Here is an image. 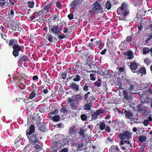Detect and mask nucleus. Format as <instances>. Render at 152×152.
I'll use <instances>...</instances> for the list:
<instances>
[{
  "label": "nucleus",
  "instance_id": "nucleus-11",
  "mask_svg": "<svg viewBox=\"0 0 152 152\" xmlns=\"http://www.w3.org/2000/svg\"><path fill=\"white\" fill-rule=\"evenodd\" d=\"M72 99H74L77 102H80L83 100V96L80 94H78L72 96Z\"/></svg>",
  "mask_w": 152,
  "mask_h": 152
},
{
  "label": "nucleus",
  "instance_id": "nucleus-1",
  "mask_svg": "<svg viewBox=\"0 0 152 152\" xmlns=\"http://www.w3.org/2000/svg\"><path fill=\"white\" fill-rule=\"evenodd\" d=\"M35 127L33 125H31L29 129H27L26 134L28 139L30 142L33 145L36 143H38V139L37 138V135L35 133Z\"/></svg>",
  "mask_w": 152,
  "mask_h": 152
},
{
  "label": "nucleus",
  "instance_id": "nucleus-8",
  "mask_svg": "<svg viewBox=\"0 0 152 152\" xmlns=\"http://www.w3.org/2000/svg\"><path fill=\"white\" fill-rule=\"evenodd\" d=\"M49 28L51 32L56 35H59L62 31V28L58 24L52 25Z\"/></svg>",
  "mask_w": 152,
  "mask_h": 152
},
{
  "label": "nucleus",
  "instance_id": "nucleus-25",
  "mask_svg": "<svg viewBox=\"0 0 152 152\" xmlns=\"http://www.w3.org/2000/svg\"><path fill=\"white\" fill-rule=\"evenodd\" d=\"M13 50L16 51H19L21 50V47L17 44H15L13 46Z\"/></svg>",
  "mask_w": 152,
  "mask_h": 152
},
{
  "label": "nucleus",
  "instance_id": "nucleus-32",
  "mask_svg": "<svg viewBox=\"0 0 152 152\" xmlns=\"http://www.w3.org/2000/svg\"><path fill=\"white\" fill-rule=\"evenodd\" d=\"M28 6L30 8H33L34 6V3L33 1H29L27 2Z\"/></svg>",
  "mask_w": 152,
  "mask_h": 152
},
{
  "label": "nucleus",
  "instance_id": "nucleus-13",
  "mask_svg": "<svg viewBox=\"0 0 152 152\" xmlns=\"http://www.w3.org/2000/svg\"><path fill=\"white\" fill-rule=\"evenodd\" d=\"M46 37L48 41L50 42H53L57 40V39L50 34H47Z\"/></svg>",
  "mask_w": 152,
  "mask_h": 152
},
{
  "label": "nucleus",
  "instance_id": "nucleus-27",
  "mask_svg": "<svg viewBox=\"0 0 152 152\" xmlns=\"http://www.w3.org/2000/svg\"><path fill=\"white\" fill-rule=\"evenodd\" d=\"M14 15V12L13 9H11L8 13V18L10 19H12L13 18Z\"/></svg>",
  "mask_w": 152,
  "mask_h": 152
},
{
  "label": "nucleus",
  "instance_id": "nucleus-6",
  "mask_svg": "<svg viewBox=\"0 0 152 152\" xmlns=\"http://www.w3.org/2000/svg\"><path fill=\"white\" fill-rule=\"evenodd\" d=\"M82 3V1L81 0H74L70 4V6L71 7L70 10H72L74 12L76 11L77 7L80 5Z\"/></svg>",
  "mask_w": 152,
  "mask_h": 152
},
{
  "label": "nucleus",
  "instance_id": "nucleus-4",
  "mask_svg": "<svg viewBox=\"0 0 152 152\" xmlns=\"http://www.w3.org/2000/svg\"><path fill=\"white\" fill-rule=\"evenodd\" d=\"M77 131V129L75 126L74 125L71 126L70 127L68 138H69L70 141H72V143H74L77 139L75 138L76 132Z\"/></svg>",
  "mask_w": 152,
  "mask_h": 152
},
{
  "label": "nucleus",
  "instance_id": "nucleus-54",
  "mask_svg": "<svg viewBox=\"0 0 152 152\" xmlns=\"http://www.w3.org/2000/svg\"><path fill=\"white\" fill-rule=\"evenodd\" d=\"M95 75L94 74L91 73L90 75V76L91 77V80L93 81H94L95 80V78L94 76Z\"/></svg>",
  "mask_w": 152,
  "mask_h": 152
},
{
  "label": "nucleus",
  "instance_id": "nucleus-38",
  "mask_svg": "<svg viewBox=\"0 0 152 152\" xmlns=\"http://www.w3.org/2000/svg\"><path fill=\"white\" fill-rule=\"evenodd\" d=\"M124 99H128L129 98L128 96V94L126 91L124 90L123 91Z\"/></svg>",
  "mask_w": 152,
  "mask_h": 152
},
{
  "label": "nucleus",
  "instance_id": "nucleus-64",
  "mask_svg": "<svg viewBox=\"0 0 152 152\" xmlns=\"http://www.w3.org/2000/svg\"><path fill=\"white\" fill-rule=\"evenodd\" d=\"M57 126L59 128H63L64 127V125L61 123H59L57 125Z\"/></svg>",
  "mask_w": 152,
  "mask_h": 152
},
{
  "label": "nucleus",
  "instance_id": "nucleus-60",
  "mask_svg": "<svg viewBox=\"0 0 152 152\" xmlns=\"http://www.w3.org/2000/svg\"><path fill=\"white\" fill-rule=\"evenodd\" d=\"M132 39V38L131 36H128L126 38V41L127 42H130Z\"/></svg>",
  "mask_w": 152,
  "mask_h": 152
},
{
  "label": "nucleus",
  "instance_id": "nucleus-47",
  "mask_svg": "<svg viewBox=\"0 0 152 152\" xmlns=\"http://www.w3.org/2000/svg\"><path fill=\"white\" fill-rule=\"evenodd\" d=\"M22 141V139L19 137L15 140V143H21V142Z\"/></svg>",
  "mask_w": 152,
  "mask_h": 152
},
{
  "label": "nucleus",
  "instance_id": "nucleus-44",
  "mask_svg": "<svg viewBox=\"0 0 152 152\" xmlns=\"http://www.w3.org/2000/svg\"><path fill=\"white\" fill-rule=\"evenodd\" d=\"M105 127V124L104 122L101 123L99 125V128L101 130H103L104 129Z\"/></svg>",
  "mask_w": 152,
  "mask_h": 152
},
{
  "label": "nucleus",
  "instance_id": "nucleus-5",
  "mask_svg": "<svg viewBox=\"0 0 152 152\" xmlns=\"http://www.w3.org/2000/svg\"><path fill=\"white\" fill-rule=\"evenodd\" d=\"M119 138H122L124 139L125 143L127 142L129 144L130 143V139L132 137L131 133L127 130H125L124 133L120 134L119 135Z\"/></svg>",
  "mask_w": 152,
  "mask_h": 152
},
{
  "label": "nucleus",
  "instance_id": "nucleus-57",
  "mask_svg": "<svg viewBox=\"0 0 152 152\" xmlns=\"http://www.w3.org/2000/svg\"><path fill=\"white\" fill-rule=\"evenodd\" d=\"M58 35V38L60 39H62L65 38V36L64 35V34H63L62 35H60V34Z\"/></svg>",
  "mask_w": 152,
  "mask_h": 152
},
{
  "label": "nucleus",
  "instance_id": "nucleus-48",
  "mask_svg": "<svg viewBox=\"0 0 152 152\" xmlns=\"http://www.w3.org/2000/svg\"><path fill=\"white\" fill-rule=\"evenodd\" d=\"M12 54L16 58L19 55V52L18 51L13 50L12 52Z\"/></svg>",
  "mask_w": 152,
  "mask_h": 152
},
{
  "label": "nucleus",
  "instance_id": "nucleus-9",
  "mask_svg": "<svg viewBox=\"0 0 152 152\" xmlns=\"http://www.w3.org/2000/svg\"><path fill=\"white\" fill-rule=\"evenodd\" d=\"M67 101V103L71 105V107L72 109L75 110L77 109V105L76 103H75L74 100L71 98H69Z\"/></svg>",
  "mask_w": 152,
  "mask_h": 152
},
{
  "label": "nucleus",
  "instance_id": "nucleus-58",
  "mask_svg": "<svg viewBox=\"0 0 152 152\" xmlns=\"http://www.w3.org/2000/svg\"><path fill=\"white\" fill-rule=\"evenodd\" d=\"M145 147L144 146H141L139 149V152H145L144 151Z\"/></svg>",
  "mask_w": 152,
  "mask_h": 152
},
{
  "label": "nucleus",
  "instance_id": "nucleus-23",
  "mask_svg": "<svg viewBox=\"0 0 152 152\" xmlns=\"http://www.w3.org/2000/svg\"><path fill=\"white\" fill-rule=\"evenodd\" d=\"M96 43L98 46L99 49H102L104 46V43L102 42V41L101 40L97 41L96 42Z\"/></svg>",
  "mask_w": 152,
  "mask_h": 152
},
{
  "label": "nucleus",
  "instance_id": "nucleus-59",
  "mask_svg": "<svg viewBox=\"0 0 152 152\" xmlns=\"http://www.w3.org/2000/svg\"><path fill=\"white\" fill-rule=\"evenodd\" d=\"M56 7L57 8H59L61 7L62 4L59 1L56 3Z\"/></svg>",
  "mask_w": 152,
  "mask_h": 152
},
{
  "label": "nucleus",
  "instance_id": "nucleus-56",
  "mask_svg": "<svg viewBox=\"0 0 152 152\" xmlns=\"http://www.w3.org/2000/svg\"><path fill=\"white\" fill-rule=\"evenodd\" d=\"M83 89L84 91H87L88 90V87L87 85H84L83 86Z\"/></svg>",
  "mask_w": 152,
  "mask_h": 152
},
{
  "label": "nucleus",
  "instance_id": "nucleus-61",
  "mask_svg": "<svg viewBox=\"0 0 152 152\" xmlns=\"http://www.w3.org/2000/svg\"><path fill=\"white\" fill-rule=\"evenodd\" d=\"M143 123L145 126H147L149 124V121L147 119L145 120L144 121Z\"/></svg>",
  "mask_w": 152,
  "mask_h": 152
},
{
  "label": "nucleus",
  "instance_id": "nucleus-42",
  "mask_svg": "<svg viewBox=\"0 0 152 152\" xmlns=\"http://www.w3.org/2000/svg\"><path fill=\"white\" fill-rule=\"evenodd\" d=\"M139 72L141 74H145L146 73V69L144 67L141 68L139 69Z\"/></svg>",
  "mask_w": 152,
  "mask_h": 152
},
{
  "label": "nucleus",
  "instance_id": "nucleus-31",
  "mask_svg": "<svg viewBox=\"0 0 152 152\" xmlns=\"http://www.w3.org/2000/svg\"><path fill=\"white\" fill-rule=\"evenodd\" d=\"M150 52V49L147 47H144L142 50L143 54L145 55L147 53H149Z\"/></svg>",
  "mask_w": 152,
  "mask_h": 152
},
{
  "label": "nucleus",
  "instance_id": "nucleus-30",
  "mask_svg": "<svg viewBox=\"0 0 152 152\" xmlns=\"http://www.w3.org/2000/svg\"><path fill=\"white\" fill-rule=\"evenodd\" d=\"M60 113L63 115L66 114L68 113L66 107H63L61 108Z\"/></svg>",
  "mask_w": 152,
  "mask_h": 152
},
{
  "label": "nucleus",
  "instance_id": "nucleus-43",
  "mask_svg": "<svg viewBox=\"0 0 152 152\" xmlns=\"http://www.w3.org/2000/svg\"><path fill=\"white\" fill-rule=\"evenodd\" d=\"M95 99L93 96H89L88 98V102L93 103V102L95 100Z\"/></svg>",
  "mask_w": 152,
  "mask_h": 152
},
{
  "label": "nucleus",
  "instance_id": "nucleus-17",
  "mask_svg": "<svg viewBox=\"0 0 152 152\" xmlns=\"http://www.w3.org/2000/svg\"><path fill=\"white\" fill-rule=\"evenodd\" d=\"M51 3L45 5L42 10L44 11V13L47 14L49 11V10L51 8Z\"/></svg>",
  "mask_w": 152,
  "mask_h": 152
},
{
  "label": "nucleus",
  "instance_id": "nucleus-12",
  "mask_svg": "<svg viewBox=\"0 0 152 152\" xmlns=\"http://www.w3.org/2000/svg\"><path fill=\"white\" fill-rule=\"evenodd\" d=\"M70 87L72 90L76 91L79 90V86L75 83L72 82L70 85Z\"/></svg>",
  "mask_w": 152,
  "mask_h": 152
},
{
  "label": "nucleus",
  "instance_id": "nucleus-53",
  "mask_svg": "<svg viewBox=\"0 0 152 152\" xmlns=\"http://www.w3.org/2000/svg\"><path fill=\"white\" fill-rule=\"evenodd\" d=\"M124 44V43L123 42H122L121 44L119 45V46L120 50L122 51L124 50V48L123 46Z\"/></svg>",
  "mask_w": 152,
  "mask_h": 152
},
{
  "label": "nucleus",
  "instance_id": "nucleus-28",
  "mask_svg": "<svg viewBox=\"0 0 152 152\" xmlns=\"http://www.w3.org/2000/svg\"><path fill=\"white\" fill-rule=\"evenodd\" d=\"M111 2L110 1H107L105 4V8L107 9V10H110L111 8Z\"/></svg>",
  "mask_w": 152,
  "mask_h": 152
},
{
  "label": "nucleus",
  "instance_id": "nucleus-40",
  "mask_svg": "<svg viewBox=\"0 0 152 152\" xmlns=\"http://www.w3.org/2000/svg\"><path fill=\"white\" fill-rule=\"evenodd\" d=\"M59 144V141L55 142L52 144V148L55 149L57 147Z\"/></svg>",
  "mask_w": 152,
  "mask_h": 152
},
{
  "label": "nucleus",
  "instance_id": "nucleus-49",
  "mask_svg": "<svg viewBox=\"0 0 152 152\" xmlns=\"http://www.w3.org/2000/svg\"><path fill=\"white\" fill-rule=\"evenodd\" d=\"M80 117L82 121H85L87 119V116L85 114H82L81 115Z\"/></svg>",
  "mask_w": 152,
  "mask_h": 152
},
{
  "label": "nucleus",
  "instance_id": "nucleus-3",
  "mask_svg": "<svg viewBox=\"0 0 152 152\" xmlns=\"http://www.w3.org/2000/svg\"><path fill=\"white\" fill-rule=\"evenodd\" d=\"M132 80H130L127 79L126 82L128 83V85H127V90L129 91L132 94H135L136 93L137 88L136 87V84Z\"/></svg>",
  "mask_w": 152,
  "mask_h": 152
},
{
  "label": "nucleus",
  "instance_id": "nucleus-24",
  "mask_svg": "<svg viewBox=\"0 0 152 152\" xmlns=\"http://www.w3.org/2000/svg\"><path fill=\"white\" fill-rule=\"evenodd\" d=\"M72 77H74L73 80L74 82H78L81 80L80 76L77 74L74 75V76L73 75L72 77Z\"/></svg>",
  "mask_w": 152,
  "mask_h": 152
},
{
  "label": "nucleus",
  "instance_id": "nucleus-51",
  "mask_svg": "<svg viewBox=\"0 0 152 152\" xmlns=\"http://www.w3.org/2000/svg\"><path fill=\"white\" fill-rule=\"evenodd\" d=\"M67 73H63L61 75V77L64 80L66 79V78Z\"/></svg>",
  "mask_w": 152,
  "mask_h": 152
},
{
  "label": "nucleus",
  "instance_id": "nucleus-34",
  "mask_svg": "<svg viewBox=\"0 0 152 152\" xmlns=\"http://www.w3.org/2000/svg\"><path fill=\"white\" fill-rule=\"evenodd\" d=\"M152 62L151 60L148 58H145L144 59V63L147 65H148Z\"/></svg>",
  "mask_w": 152,
  "mask_h": 152
},
{
  "label": "nucleus",
  "instance_id": "nucleus-7",
  "mask_svg": "<svg viewBox=\"0 0 152 152\" xmlns=\"http://www.w3.org/2000/svg\"><path fill=\"white\" fill-rule=\"evenodd\" d=\"M92 12L95 14L102 12V9L99 3L97 2H94L92 6Z\"/></svg>",
  "mask_w": 152,
  "mask_h": 152
},
{
  "label": "nucleus",
  "instance_id": "nucleus-10",
  "mask_svg": "<svg viewBox=\"0 0 152 152\" xmlns=\"http://www.w3.org/2000/svg\"><path fill=\"white\" fill-rule=\"evenodd\" d=\"M139 66V64H137L135 62L133 61L130 63L129 67L132 71L133 72H136V70Z\"/></svg>",
  "mask_w": 152,
  "mask_h": 152
},
{
  "label": "nucleus",
  "instance_id": "nucleus-41",
  "mask_svg": "<svg viewBox=\"0 0 152 152\" xmlns=\"http://www.w3.org/2000/svg\"><path fill=\"white\" fill-rule=\"evenodd\" d=\"M104 111V110L103 109L99 108L95 112L99 115L100 114L102 113Z\"/></svg>",
  "mask_w": 152,
  "mask_h": 152
},
{
  "label": "nucleus",
  "instance_id": "nucleus-19",
  "mask_svg": "<svg viewBox=\"0 0 152 152\" xmlns=\"http://www.w3.org/2000/svg\"><path fill=\"white\" fill-rule=\"evenodd\" d=\"M109 150L110 152H118L119 151L120 149L118 145H113L111 147Z\"/></svg>",
  "mask_w": 152,
  "mask_h": 152
},
{
  "label": "nucleus",
  "instance_id": "nucleus-45",
  "mask_svg": "<svg viewBox=\"0 0 152 152\" xmlns=\"http://www.w3.org/2000/svg\"><path fill=\"white\" fill-rule=\"evenodd\" d=\"M36 96V94L34 92V91H33L31 92L30 94L29 95V96L28 97V98L30 99H32L34 97H35Z\"/></svg>",
  "mask_w": 152,
  "mask_h": 152
},
{
  "label": "nucleus",
  "instance_id": "nucleus-55",
  "mask_svg": "<svg viewBox=\"0 0 152 152\" xmlns=\"http://www.w3.org/2000/svg\"><path fill=\"white\" fill-rule=\"evenodd\" d=\"M58 113V110L57 109H55L54 111H52L50 113L51 115H54L57 114Z\"/></svg>",
  "mask_w": 152,
  "mask_h": 152
},
{
  "label": "nucleus",
  "instance_id": "nucleus-62",
  "mask_svg": "<svg viewBox=\"0 0 152 152\" xmlns=\"http://www.w3.org/2000/svg\"><path fill=\"white\" fill-rule=\"evenodd\" d=\"M124 70V67H120L119 69L118 73L120 74V73L123 72Z\"/></svg>",
  "mask_w": 152,
  "mask_h": 152
},
{
  "label": "nucleus",
  "instance_id": "nucleus-26",
  "mask_svg": "<svg viewBox=\"0 0 152 152\" xmlns=\"http://www.w3.org/2000/svg\"><path fill=\"white\" fill-rule=\"evenodd\" d=\"M102 82V80L100 78H99L94 83V85L95 86L97 87H100L101 86V83Z\"/></svg>",
  "mask_w": 152,
  "mask_h": 152
},
{
  "label": "nucleus",
  "instance_id": "nucleus-18",
  "mask_svg": "<svg viewBox=\"0 0 152 152\" xmlns=\"http://www.w3.org/2000/svg\"><path fill=\"white\" fill-rule=\"evenodd\" d=\"M37 127L38 129L42 132H45L46 131V127L45 124L39 123Z\"/></svg>",
  "mask_w": 152,
  "mask_h": 152
},
{
  "label": "nucleus",
  "instance_id": "nucleus-15",
  "mask_svg": "<svg viewBox=\"0 0 152 152\" xmlns=\"http://www.w3.org/2000/svg\"><path fill=\"white\" fill-rule=\"evenodd\" d=\"M123 54L128 56V59H131L134 58V56L133 52L132 50H129L126 52L123 53Z\"/></svg>",
  "mask_w": 152,
  "mask_h": 152
},
{
  "label": "nucleus",
  "instance_id": "nucleus-22",
  "mask_svg": "<svg viewBox=\"0 0 152 152\" xmlns=\"http://www.w3.org/2000/svg\"><path fill=\"white\" fill-rule=\"evenodd\" d=\"M38 17L37 12H34L30 16V20L31 21H34V20L36 18H37Z\"/></svg>",
  "mask_w": 152,
  "mask_h": 152
},
{
  "label": "nucleus",
  "instance_id": "nucleus-21",
  "mask_svg": "<svg viewBox=\"0 0 152 152\" xmlns=\"http://www.w3.org/2000/svg\"><path fill=\"white\" fill-rule=\"evenodd\" d=\"M27 61V57L26 56L22 55L20 56L19 62H25Z\"/></svg>",
  "mask_w": 152,
  "mask_h": 152
},
{
  "label": "nucleus",
  "instance_id": "nucleus-14",
  "mask_svg": "<svg viewBox=\"0 0 152 152\" xmlns=\"http://www.w3.org/2000/svg\"><path fill=\"white\" fill-rule=\"evenodd\" d=\"M87 103L84 106L83 109L84 110H90L92 106L93 103L91 102H88V100H86Z\"/></svg>",
  "mask_w": 152,
  "mask_h": 152
},
{
  "label": "nucleus",
  "instance_id": "nucleus-50",
  "mask_svg": "<svg viewBox=\"0 0 152 152\" xmlns=\"http://www.w3.org/2000/svg\"><path fill=\"white\" fill-rule=\"evenodd\" d=\"M87 64L89 66H91L93 65L92 64V61L91 59H90L89 58L87 60Z\"/></svg>",
  "mask_w": 152,
  "mask_h": 152
},
{
  "label": "nucleus",
  "instance_id": "nucleus-52",
  "mask_svg": "<svg viewBox=\"0 0 152 152\" xmlns=\"http://www.w3.org/2000/svg\"><path fill=\"white\" fill-rule=\"evenodd\" d=\"M74 12V11H73L72 12V13L69 14L68 15V17L69 20H72L73 18L74 15L73 14V13Z\"/></svg>",
  "mask_w": 152,
  "mask_h": 152
},
{
  "label": "nucleus",
  "instance_id": "nucleus-36",
  "mask_svg": "<svg viewBox=\"0 0 152 152\" xmlns=\"http://www.w3.org/2000/svg\"><path fill=\"white\" fill-rule=\"evenodd\" d=\"M79 133L83 138H85V131L82 128L80 129L79 132Z\"/></svg>",
  "mask_w": 152,
  "mask_h": 152
},
{
  "label": "nucleus",
  "instance_id": "nucleus-46",
  "mask_svg": "<svg viewBox=\"0 0 152 152\" xmlns=\"http://www.w3.org/2000/svg\"><path fill=\"white\" fill-rule=\"evenodd\" d=\"M99 115L96 113L95 112H94L93 114L92 115V119L93 120H95L97 119L98 116Z\"/></svg>",
  "mask_w": 152,
  "mask_h": 152
},
{
  "label": "nucleus",
  "instance_id": "nucleus-63",
  "mask_svg": "<svg viewBox=\"0 0 152 152\" xmlns=\"http://www.w3.org/2000/svg\"><path fill=\"white\" fill-rule=\"evenodd\" d=\"M44 11L42 9L40 11H39L38 12H37V15L38 16H41L42 14H44Z\"/></svg>",
  "mask_w": 152,
  "mask_h": 152
},
{
  "label": "nucleus",
  "instance_id": "nucleus-37",
  "mask_svg": "<svg viewBox=\"0 0 152 152\" xmlns=\"http://www.w3.org/2000/svg\"><path fill=\"white\" fill-rule=\"evenodd\" d=\"M18 42L17 40L16 39H12L10 41V42L9 44V45L10 46H12L15 43H17Z\"/></svg>",
  "mask_w": 152,
  "mask_h": 152
},
{
  "label": "nucleus",
  "instance_id": "nucleus-16",
  "mask_svg": "<svg viewBox=\"0 0 152 152\" xmlns=\"http://www.w3.org/2000/svg\"><path fill=\"white\" fill-rule=\"evenodd\" d=\"M124 113L125 114L126 117L129 119H132L133 117V114L130 111H127L125 110Z\"/></svg>",
  "mask_w": 152,
  "mask_h": 152
},
{
  "label": "nucleus",
  "instance_id": "nucleus-33",
  "mask_svg": "<svg viewBox=\"0 0 152 152\" xmlns=\"http://www.w3.org/2000/svg\"><path fill=\"white\" fill-rule=\"evenodd\" d=\"M146 136H141L138 139V140L140 142H144L146 140Z\"/></svg>",
  "mask_w": 152,
  "mask_h": 152
},
{
  "label": "nucleus",
  "instance_id": "nucleus-35",
  "mask_svg": "<svg viewBox=\"0 0 152 152\" xmlns=\"http://www.w3.org/2000/svg\"><path fill=\"white\" fill-rule=\"evenodd\" d=\"M6 2L5 0H0V7L2 8L5 7L4 6L6 4Z\"/></svg>",
  "mask_w": 152,
  "mask_h": 152
},
{
  "label": "nucleus",
  "instance_id": "nucleus-39",
  "mask_svg": "<svg viewBox=\"0 0 152 152\" xmlns=\"http://www.w3.org/2000/svg\"><path fill=\"white\" fill-rule=\"evenodd\" d=\"M59 116L58 115H55L52 117V119L53 121L56 122L59 121Z\"/></svg>",
  "mask_w": 152,
  "mask_h": 152
},
{
  "label": "nucleus",
  "instance_id": "nucleus-2",
  "mask_svg": "<svg viewBox=\"0 0 152 152\" xmlns=\"http://www.w3.org/2000/svg\"><path fill=\"white\" fill-rule=\"evenodd\" d=\"M128 7V5L126 3H122L121 7H119L117 10L118 15H121L124 17L127 16L129 13Z\"/></svg>",
  "mask_w": 152,
  "mask_h": 152
},
{
  "label": "nucleus",
  "instance_id": "nucleus-29",
  "mask_svg": "<svg viewBox=\"0 0 152 152\" xmlns=\"http://www.w3.org/2000/svg\"><path fill=\"white\" fill-rule=\"evenodd\" d=\"M50 18L54 21L57 20L58 21L59 20V16L56 14L53 15L52 16L50 17Z\"/></svg>",
  "mask_w": 152,
  "mask_h": 152
},
{
  "label": "nucleus",
  "instance_id": "nucleus-20",
  "mask_svg": "<svg viewBox=\"0 0 152 152\" xmlns=\"http://www.w3.org/2000/svg\"><path fill=\"white\" fill-rule=\"evenodd\" d=\"M76 146L78 148V150L80 151H82L83 150V144L81 141H79L77 142L76 144Z\"/></svg>",
  "mask_w": 152,
  "mask_h": 152
}]
</instances>
